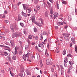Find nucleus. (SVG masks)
I'll use <instances>...</instances> for the list:
<instances>
[{"instance_id": "nucleus-54", "label": "nucleus", "mask_w": 77, "mask_h": 77, "mask_svg": "<svg viewBox=\"0 0 77 77\" xmlns=\"http://www.w3.org/2000/svg\"><path fill=\"white\" fill-rule=\"evenodd\" d=\"M4 13L5 14H8V12H7V11H5Z\"/></svg>"}, {"instance_id": "nucleus-50", "label": "nucleus", "mask_w": 77, "mask_h": 77, "mask_svg": "<svg viewBox=\"0 0 77 77\" xmlns=\"http://www.w3.org/2000/svg\"><path fill=\"white\" fill-rule=\"evenodd\" d=\"M1 72L3 74H4V73H5V71H4V70H1Z\"/></svg>"}, {"instance_id": "nucleus-8", "label": "nucleus", "mask_w": 77, "mask_h": 77, "mask_svg": "<svg viewBox=\"0 0 77 77\" xmlns=\"http://www.w3.org/2000/svg\"><path fill=\"white\" fill-rule=\"evenodd\" d=\"M69 63L70 65L71 66L72 65H73V64H74V61H69Z\"/></svg>"}, {"instance_id": "nucleus-5", "label": "nucleus", "mask_w": 77, "mask_h": 77, "mask_svg": "<svg viewBox=\"0 0 77 77\" xmlns=\"http://www.w3.org/2000/svg\"><path fill=\"white\" fill-rule=\"evenodd\" d=\"M46 62L47 65H49V64L51 63V59H50V58H48V59L46 60Z\"/></svg>"}, {"instance_id": "nucleus-30", "label": "nucleus", "mask_w": 77, "mask_h": 77, "mask_svg": "<svg viewBox=\"0 0 77 77\" xmlns=\"http://www.w3.org/2000/svg\"><path fill=\"white\" fill-rule=\"evenodd\" d=\"M40 38L42 39H43V37H42V34H40Z\"/></svg>"}, {"instance_id": "nucleus-25", "label": "nucleus", "mask_w": 77, "mask_h": 77, "mask_svg": "<svg viewBox=\"0 0 77 77\" xmlns=\"http://www.w3.org/2000/svg\"><path fill=\"white\" fill-rule=\"evenodd\" d=\"M28 38L29 39H32V35H29L28 37Z\"/></svg>"}, {"instance_id": "nucleus-64", "label": "nucleus", "mask_w": 77, "mask_h": 77, "mask_svg": "<svg viewBox=\"0 0 77 77\" xmlns=\"http://www.w3.org/2000/svg\"><path fill=\"white\" fill-rule=\"evenodd\" d=\"M44 73H45V74H47V72L46 71H45Z\"/></svg>"}, {"instance_id": "nucleus-44", "label": "nucleus", "mask_w": 77, "mask_h": 77, "mask_svg": "<svg viewBox=\"0 0 77 77\" xmlns=\"http://www.w3.org/2000/svg\"><path fill=\"white\" fill-rule=\"evenodd\" d=\"M16 35V36H21V34H20V35L17 34Z\"/></svg>"}, {"instance_id": "nucleus-37", "label": "nucleus", "mask_w": 77, "mask_h": 77, "mask_svg": "<svg viewBox=\"0 0 77 77\" xmlns=\"http://www.w3.org/2000/svg\"><path fill=\"white\" fill-rule=\"evenodd\" d=\"M20 26H22V27H23V26H24V24H23V23H20Z\"/></svg>"}, {"instance_id": "nucleus-46", "label": "nucleus", "mask_w": 77, "mask_h": 77, "mask_svg": "<svg viewBox=\"0 0 77 77\" xmlns=\"http://www.w3.org/2000/svg\"><path fill=\"white\" fill-rule=\"evenodd\" d=\"M67 56L68 57H71V55H70V54H68L67 55Z\"/></svg>"}, {"instance_id": "nucleus-40", "label": "nucleus", "mask_w": 77, "mask_h": 77, "mask_svg": "<svg viewBox=\"0 0 77 77\" xmlns=\"http://www.w3.org/2000/svg\"><path fill=\"white\" fill-rule=\"evenodd\" d=\"M34 31L35 32H37V29H36V28H35L34 29Z\"/></svg>"}, {"instance_id": "nucleus-45", "label": "nucleus", "mask_w": 77, "mask_h": 77, "mask_svg": "<svg viewBox=\"0 0 77 77\" xmlns=\"http://www.w3.org/2000/svg\"><path fill=\"white\" fill-rule=\"evenodd\" d=\"M18 49V47H16L15 48V50H17Z\"/></svg>"}, {"instance_id": "nucleus-34", "label": "nucleus", "mask_w": 77, "mask_h": 77, "mask_svg": "<svg viewBox=\"0 0 77 77\" xmlns=\"http://www.w3.org/2000/svg\"><path fill=\"white\" fill-rule=\"evenodd\" d=\"M28 48H29V46L28 45H26L25 46V49L27 50Z\"/></svg>"}, {"instance_id": "nucleus-49", "label": "nucleus", "mask_w": 77, "mask_h": 77, "mask_svg": "<svg viewBox=\"0 0 77 77\" xmlns=\"http://www.w3.org/2000/svg\"><path fill=\"white\" fill-rule=\"evenodd\" d=\"M44 35H47V32H43Z\"/></svg>"}, {"instance_id": "nucleus-4", "label": "nucleus", "mask_w": 77, "mask_h": 77, "mask_svg": "<svg viewBox=\"0 0 77 77\" xmlns=\"http://www.w3.org/2000/svg\"><path fill=\"white\" fill-rule=\"evenodd\" d=\"M23 58L24 60H26V59H27V60L28 59V55H27V54L24 55L23 56Z\"/></svg>"}, {"instance_id": "nucleus-14", "label": "nucleus", "mask_w": 77, "mask_h": 77, "mask_svg": "<svg viewBox=\"0 0 77 77\" xmlns=\"http://www.w3.org/2000/svg\"><path fill=\"white\" fill-rule=\"evenodd\" d=\"M13 8L14 9V10H17V5H13Z\"/></svg>"}, {"instance_id": "nucleus-18", "label": "nucleus", "mask_w": 77, "mask_h": 77, "mask_svg": "<svg viewBox=\"0 0 77 77\" xmlns=\"http://www.w3.org/2000/svg\"><path fill=\"white\" fill-rule=\"evenodd\" d=\"M45 17H48V12H47V11H46L45 12Z\"/></svg>"}, {"instance_id": "nucleus-41", "label": "nucleus", "mask_w": 77, "mask_h": 77, "mask_svg": "<svg viewBox=\"0 0 77 77\" xmlns=\"http://www.w3.org/2000/svg\"><path fill=\"white\" fill-rule=\"evenodd\" d=\"M32 22H33V23H34L35 22V17H34V18H32Z\"/></svg>"}, {"instance_id": "nucleus-9", "label": "nucleus", "mask_w": 77, "mask_h": 77, "mask_svg": "<svg viewBox=\"0 0 77 77\" xmlns=\"http://www.w3.org/2000/svg\"><path fill=\"white\" fill-rule=\"evenodd\" d=\"M38 47H44V45L42 44H40L38 45Z\"/></svg>"}, {"instance_id": "nucleus-22", "label": "nucleus", "mask_w": 77, "mask_h": 77, "mask_svg": "<svg viewBox=\"0 0 77 77\" xmlns=\"http://www.w3.org/2000/svg\"><path fill=\"white\" fill-rule=\"evenodd\" d=\"M66 50L64 49L63 52V55H65V54H66Z\"/></svg>"}, {"instance_id": "nucleus-51", "label": "nucleus", "mask_w": 77, "mask_h": 77, "mask_svg": "<svg viewBox=\"0 0 77 77\" xmlns=\"http://www.w3.org/2000/svg\"><path fill=\"white\" fill-rule=\"evenodd\" d=\"M14 53L15 54H17V50H15V51Z\"/></svg>"}, {"instance_id": "nucleus-16", "label": "nucleus", "mask_w": 77, "mask_h": 77, "mask_svg": "<svg viewBox=\"0 0 77 77\" xmlns=\"http://www.w3.org/2000/svg\"><path fill=\"white\" fill-rule=\"evenodd\" d=\"M3 53H4V54H5L6 55H2L3 56H7V55H8V54H9V53H7L6 52H5V51H4L3 52Z\"/></svg>"}, {"instance_id": "nucleus-33", "label": "nucleus", "mask_w": 77, "mask_h": 77, "mask_svg": "<svg viewBox=\"0 0 77 77\" xmlns=\"http://www.w3.org/2000/svg\"><path fill=\"white\" fill-rule=\"evenodd\" d=\"M38 0H35V1H34V2L36 4H37V3H38Z\"/></svg>"}, {"instance_id": "nucleus-10", "label": "nucleus", "mask_w": 77, "mask_h": 77, "mask_svg": "<svg viewBox=\"0 0 77 77\" xmlns=\"http://www.w3.org/2000/svg\"><path fill=\"white\" fill-rule=\"evenodd\" d=\"M71 41L74 44H75V38H71Z\"/></svg>"}, {"instance_id": "nucleus-38", "label": "nucleus", "mask_w": 77, "mask_h": 77, "mask_svg": "<svg viewBox=\"0 0 77 77\" xmlns=\"http://www.w3.org/2000/svg\"><path fill=\"white\" fill-rule=\"evenodd\" d=\"M48 41V42H49L50 43L51 42V38H49Z\"/></svg>"}, {"instance_id": "nucleus-7", "label": "nucleus", "mask_w": 77, "mask_h": 77, "mask_svg": "<svg viewBox=\"0 0 77 77\" xmlns=\"http://www.w3.org/2000/svg\"><path fill=\"white\" fill-rule=\"evenodd\" d=\"M45 55H46L47 57L49 56V54H48V52L47 51V50L46 49V51H45Z\"/></svg>"}, {"instance_id": "nucleus-39", "label": "nucleus", "mask_w": 77, "mask_h": 77, "mask_svg": "<svg viewBox=\"0 0 77 77\" xmlns=\"http://www.w3.org/2000/svg\"><path fill=\"white\" fill-rule=\"evenodd\" d=\"M14 28L16 30H17L18 29V28L17 27V25H15V26H14Z\"/></svg>"}, {"instance_id": "nucleus-61", "label": "nucleus", "mask_w": 77, "mask_h": 77, "mask_svg": "<svg viewBox=\"0 0 77 77\" xmlns=\"http://www.w3.org/2000/svg\"><path fill=\"white\" fill-rule=\"evenodd\" d=\"M75 51H77V47H75Z\"/></svg>"}, {"instance_id": "nucleus-63", "label": "nucleus", "mask_w": 77, "mask_h": 77, "mask_svg": "<svg viewBox=\"0 0 77 77\" xmlns=\"http://www.w3.org/2000/svg\"><path fill=\"white\" fill-rule=\"evenodd\" d=\"M3 33H4V32H1V35H4V34Z\"/></svg>"}, {"instance_id": "nucleus-6", "label": "nucleus", "mask_w": 77, "mask_h": 77, "mask_svg": "<svg viewBox=\"0 0 77 77\" xmlns=\"http://www.w3.org/2000/svg\"><path fill=\"white\" fill-rule=\"evenodd\" d=\"M22 14L23 16V17H24L25 18H26V17H27V14H26V13H24L23 11L22 12Z\"/></svg>"}, {"instance_id": "nucleus-21", "label": "nucleus", "mask_w": 77, "mask_h": 77, "mask_svg": "<svg viewBox=\"0 0 77 77\" xmlns=\"http://www.w3.org/2000/svg\"><path fill=\"white\" fill-rule=\"evenodd\" d=\"M58 24L59 25H63V22H58Z\"/></svg>"}, {"instance_id": "nucleus-36", "label": "nucleus", "mask_w": 77, "mask_h": 77, "mask_svg": "<svg viewBox=\"0 0 77 77\" xmlns=\"http://www.w3.org/2000/svg\"><path fill=\"white\" fill-rule=\"evenodd\" d=\"M35 49L37 50H39V48H38V46H36L35 48Z\"/></svg>"}, {"instance_id": "nucleus-48", "label": "nucleus", "mask_w": 77, "mask_h": 77, "mask_svg": "<svg viewBox=\"0 0 77 77\" xmlns=\"http://www.w3.org/2000/svg\"><path fill=\"white\" fill-rule=\"evenodd\" d=\"M68 28V26H66L64 27V28L65 29H66Z\"/></svg>"}, {"instance_id": "nucleus-29", "label": "nucleus", "mask_w": 77, "mask_h": 77, "mask_svg": "<svg viewBox=\"0 0 77 77\" xmlns=\"http://www.w3.org/2000/svg\"><path fill=\"white\" fill-rule=\"evenodd\" d=\"M56 4H57V8L58 9H59V4H58V2H57Z\"/></svg>"}, {"instance_id": "nucleus-58", "label": "nucleus", "mask_w": 77, "mask_h": 77, "mask_svg": "<svg viewBox=\"0 0 77 77\" xmlns=\"http://www.w3.org/2000/svg\"><path fill=\"white\" fill-rule=\"evenodd\" d=\"M3 38V36H2V35H0V39H2Z\"/></svg>"}, {"instance_id": "nucleus-19", "label": "nucleus", "mask_w": 77, "mask_h": 77, "mask_svg": "<svg viewBox=\"0 0 77 77\" xmlns=\"http://www.w3.org/2000/svg\"><path fill=\"white\" fill-rule=\"evenodd\" d=\"M17 36V35H16V34L14 33L12 35V38H14L15 37H16Z\"/></svg>"}, {"instance_id": "nucleus-43", "label": "nucleus", "mask_w": 77, "mask_h": 77, "mask_svg": "<svg viewBox=\"0 0 77 77\" xmlns=\"http://www.w3.org/2000/svg\"><path fill=\"white\" fill-rule=\"evenodd\" d=\"M67 72H68V73L69 74V73H70V72H71V70H69V69H68V71Z\"/></svg>"}, {"instance_id": "nucleus-53", "label": "nucleus", "mask_w": 77, "mask_h": 77, "mask_svg": "<svg viewBox=\"0 0 77 77\" xmlns=\"http://www.w3.org/2000/svg\"><path fill=\"white\" fill-rule=\"evenodd\" d=\"M34 11L36 13H37L38 12V11L36 9H34Z\"/></svg>"}, {"instance_id": "nucleus-20", "label": "nucleus", "mask_w": 77, "mask_h": 77, "mask_svg": "<svg viewBox=\"0 0 77 77\" xmlns=\"http://www.w3.org/2000/svg\"><path fill=\"white\" fill-rule=\"evenodd\" d=\"M21 18L22 17L21 16H19L18 21H20L21 20Z\"/></svg>"}, {"instance_id": "nucleus-1", "label": "nucleus", "mask_w": 77, "mask_h": 77, "mask_svg": "<svg viewBox=\"0 0 77 77\" xmlns=\"http://www.w3.org/2000/svg\"><path fill=\"white\" fill-rule=\"evenodd\" d=\"M23 7L24 9L25 10L26 9L28 13H30V12H32V8H31V7L26 9V8H27V5L25 4H23Z\"/></svg>"}, {"instance_id": "nucleus-11", "label": "nucleus", "mask_w": 77, "mask_h": 77, "mask_svg": "<svg viewBox=\"0 0 77 77\" xmlns=\"http://www.w3.org/2000/svg\"><path fill=\"white\" fill-rule=\"evenodd\" d=\"M69 69V70H70L71 71H73V70H74L73 69V67H72V66H70Z\"/></svg>"}, {"instance_id": "nucleus-59", "label": "nucleus", "mask_w": 77, "mask_h": 77, "mask_svg": "<svg viewBox=\"0 0 77 77\" xmlns=\"http://www.w3.org/2000/svg\"><path fill=\"white\" fill-rule=\"evenodd\" d=\"M72 44H71V43H70V47H72Z\"/></svg>"}, {"instance_id": "nucleus-60", "label": "nucleus", "mask_w": 77, "mask_h": 77, "mask_svg": "<svg viewBox=\"0 0 77 77\" xmlns=\"http://www.w3.org/2000/svg\"><path fill=\"white\" fill-rule=\"evenodd\" d=\"M5 22L6 23H8V20H5Z\"/></svg>"}, {"instance_id": "nucleus-56", "label": "nucleus", "mask_w": 77, "mask_h": 77, "mask_svg": "<svg viewBox=\"0 0 77 77\" xmlns=\"http://www.w3.org/2000/svg\"><path fill=\"white\" fill-rule=\"evenodd\" d=\"M51 71L52 72H54V69L53 68H51Z\"/></svg>"}, {"instance_id": "nucleus-2", "label": "nucleus", "mask_w": 77, "mask_h": 77, "mask_svg": "<svg viewBox=\"0 0 77 77\" xmlns=\"http://www.w3.org/2000/svg\"><path fill=\"white\" fill-rule=\"evenodd\" d=\"M63 36H66L64 37V39L65 41H69V34H68L63 33Z\"/></svg>"}, {"instance_id": "nucleus-35", "label": "nucleus", "mask_w": 77, "mask_h": 77, "mask_svg": "<svg viewBox=\"0 0 77 77\" xmlns=\"http://www.w3.org/2000/svg\"><path fill=\"white\" fill-rule=\"evenodd\" d=\"M58 16L59 15L57 13L56 14L54 15V17H58Z\"/></svg>"}, {"instance_id": "nucleus-17", "label": "nucleus", "mask_w": 77, "mask_h": 77, "mask_svg": "<svg viewBox=\"0 0 77 77\" xmlns=\"http://www.w3.org/2000/svg\"><path fill=\"white\" fill-rule=\"evenodd\" d=\"M12 59L13 60H16V59H17V56L15 55H14L12 57Z\"/></svg>"}, {"instance_id": "nucleus-31", "label": "nucleus", "mask_w": 77, "mask_h": 77, "mask_svg": "<svg viewBox=\"0 0 77 77\" xmlns=\"http://www.w3.org/2000/svg\"><path fill=\"white\" fill-rule=\"evenodd\" d=\"M62 69L63 70H62V71H61V74H62V73L63 72V69H64V68H63V67L61 68V69Z\"/></svg>"}, {"instance_id": "nucleus-15", "label": "nucleus", "mask_w": 77, "mask_h": 77, "mask_svg": "<svg viewBox=\"0 0 77 77\" xmlns=\"http://www.w3.org/2000/svg\"><path fill=\"white\" fill-rule=\"evenodd\" d=\"M10 28L11 29V30L12 32H14V29H13V26L12 25L11 26Z\"/></svg>"}, {"instance_id": "nucleus-27", "label": "nucleus", "mask_w": 77, "mask_h": 77, "mask_svg": "<svg viewBox=\"0 0 77 77\" xmlns=\"http://www.w3.org/2000/svg\"><path fill=\"white\" fill-rule=\"evenodd\" d=\"M47 2L49 6L50 7V8L51 7V4H50V3H49V2H48V1H47Z\"/></svg>"}, {"instance_id": "nucleus-55", "label": "nucleus", "mask_w": 77, "mask_h": 77, "mask_svg": "<svg viewBox=\"0 0 77 77\" xmlns=\"http://www.w3.org/2000/svg\"><path fill=\"white\" fill-rule=\"evenodd\" d=\"M2 18H5V15L4 14L3 15V16L2 17Z\"/></svg>"}, {"instance_id": "nucleus-26", "label": "nucleus", "mask_w": 77, "mask_h": 77, "mask_svg": "<svg viewBox=\"0 0 77 77\" xmlns=\"http://www.w3.org/2000/svg\"><path fill=\"white\" fill-rule=\"evenodd\" d=\"M10 73L11 76H12V77H14V74L11 72V71H10Z\"/></svg>"}, {"instance_id": "nucleus-3", "label": "nucleus", "mask_w": 77, "mask_h": 77, "mask_svg": "<svg viewBox=\"0 0 77 77\" xmlns=\"http://www.w3.org/2000/svg\"><path fill=\"white\" fill-rule=\"evenodd\" d=\"M39 21H40L41 22V23H38L36 22H35V24L37 25V26H39V27H42V24H43V23H42V19L41 18H40L39 19Z\"/></svg>"}, {"instance_id": "nucleus-23", "label": "nucleus", "mask_w": 77, "mask_h": 77, "mask_svg": "<svg viewBox=\"0 0 77 77\" xmlns=\"http://www.w3.org/2000/svg\"><path fill=\"white\" fill-rule=\"evenodd\" d=\"M62 3L63 4H65V5H66V4H67V3H66V1H62Z\"/></svg>"}, {"instance_id": "nucleus-62", "label": "nucleus", "mask_w": 77, "mask_h": 77, "mask_svg": "<svg viewBox=\"0 0 77 77\" xmlns=\"http://www.w3.org/2000/svg\"><path fill=\"white\" fill-rule=\"evenodd\" d=\"M67 65L65 64H64V66H65V67H67Z\"/></svg>"}, {"instance_id": "nucleus-13", "label": "nucleus", "mask_w": 77, "mask_h": 77, "mask_svg": "<svg viewBox=\"0 0 77 77\" xmlns=\"http://www.w3.org/2000/svg\"><path fill=\"white\" fill-rule=\"evenodd\" d=\"M40 65H41V67H42L43 66V63H42V60H41L40 61Z\"/></svg>"}, {"instance_id": "nucleus-42", "label": "nucleus", "mask_w": 77, "mask_h": 77, "mask_svg": "<svg viewBox=\"0 0 77 77\" xmlns=\"http://www.w3.org/2000/svg\"><path fill=\"white\" fill-rule=\"evenodd\" d=\"M50 13L51 14H53V10H52V9H51L50 10Z\"/></svg>"}, {"instance_id": "nucleus-52", "label": "nucleus", "mask_w": 77, "mask_h": 77, "mask_svg": "<svg viewBox=\"0 0 77 77\" xmlns=\"http://www.w3.org/2000/svg\"><path fill=\"white\" fill-rule=\"evenodd\" d=\"M59 51H55L56 53H59Z\"/></svg>"}, {"instance_id": "nucleus-32", "label": "nucleus", "mask_w": 77, "mask_h": 77, "mask_svg": "<svg viewBox=\"0 0 77 77\" xmlns=\"http://www.w3.org/2000/svg\"><path fill=\"white\" fill-rule=\"evenodd\" d=\"M36 8H37V9H38V10H39V9H40V7L39 6H37L36 7Z\"/></svg>"}, {"instance_id": "nucleus-12", "label": "nucleus", "mask_w": 77, "mask_h": 77, "mask_svg": "<svg viewBox=\"0 0 77 77\" xmlns=\"http://www.w3.org/2000/svg\"><path fill=\"white\" fill-rule=\"evenodd\" d=\"M33 38H34L35 40H38V37L37 36H33Z\"/></svg>"}, {"instance_id": "nucleus-28", "label": "nucleus", "mask_w": 77, "mask_h": 77, "mask_svg": "<svg viewBox=\"0 0 77 77\" xmlns=\"http://www.w3.org/2000/svg\"><path fill=\"white\" fill-rule=\"evenodd\" d=\"M64 62L65 63H67L68 62V60L66 59V58H65Z\"/></svg>"}, {"instance_id": "nucleus-57", "label": "nucleus", "mask_w": 77, "mask_h": 77, "mask_svg": "<svg viewBox=\"0 0 77 77\" xmlns=\"http://www.w3.org/2000/svg\"><path fill=\"white\" fill-rule=\"evenodd\" d=\"M0 47H6V46H4L3 45H1Z\"/></svg>"}, {"instance_id": "nucleus-47", "label": "nucleus", "mask_w": 77, "mask_h": 77, "mask_svg": "<svg viewBox=\"0 0 77 77\" xmlns=\"http://www.w3.org/2000/svg\"><path fill=\"white\" fill-rule=\"evenodd\" d=\"M24 33L25 35H27V32H26V31H24Z\"/></svg>"}, {"instance_id": "nucleus-24", "label": "nucleus", "mask_w": 77, "mask_h": 77, "mask_svg": "<svg viewBox=\"0 0 77 77\" xmlns=\"http://www.w3.org/2000/svg\"><path fill=\"white\" fill-rule=\"evenodd\" d=\"M7 58H8V59L9 60L10 62H11V61H12V60L11 59V58L9 57V56H8Z\"/></svg>"}]
</instances>
